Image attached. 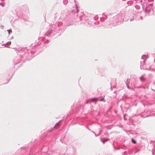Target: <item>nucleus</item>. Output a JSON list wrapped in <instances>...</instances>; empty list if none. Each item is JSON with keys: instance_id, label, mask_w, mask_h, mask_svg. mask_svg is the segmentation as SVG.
<instances>
[{"instance_id": "13", "label": "nucleus", "mask_w": 155, "mask_h": 155, "mask_svg": "<svg viewBox=\"0 0 155 155\" xmlns=\"http://www.w3.org/2000/svg\"><path fill=\"white\" fill-rule=\"evenodd\" d=\"M154 62H155V61H154Z\"/></svg>"}, {"instance_id": "3", "label": "nucleus", "mask_w": 155, "mask_h": 155, "mask_svg": "<svg viewBox=\"0 0 155 155\" xmlns=\"http://www.w3.org/2000/svg\"><path fill=\"white\" fill-rule=\"evenodd\" d=\"M11 41H8V42H7V43H6L5 44V46L9 45H10L11 44Z\"/></svg>"}, {"instance_id": "6", "label": "nucleus", "mask_w": 155, "mask_h": 155, "mask_svg": "<svg viewBox=\"0 0 155 155\" xmlns=\"http://www.w3.org/2000/svg\"><path fill=\"white\" fill-rule=\"evenodd\" d=\"M7 31L8 32V34H9L10 33H11L12 32V30L9 29V30H8Z\"/></svg>"}, {"instance_id": "10", "label": "nucleus", "mask_w": 155, "mask_h": 155, "mask_svg": "<svg viewBox=\"0 0 155 155\" xmlns=\"http://www.w3.org/2000/svg\"><path fill=\"white\" fill-rule=\"evenodd\" d=\"M1 28H2L3 29V28L4 27V26L3 25H1Z\"/></svg>"}, {"instance_id": "4", "label": "nucleus", "mask_w": 155, "mask_h": 155, "mask_svg": "<svg viewBox=\"0 0 155 155\" xmlns=\"http://www.w3.org/2000/svg\"><path fill=\"white\" fill-rule=\"evenodd\" d=\"M140 79L141 81H144L145 80V78L143 77H140Z\"/></svg>"}, {"instance_id": "7", "label": "nucleus", "mask_w": 155, "mask_h": 155, "mask_svg": "<svg viewBox=\"0 0 155 155\" xmlns=\"http://www.w3.org/2000/svg\"><path fill=\"white\" fill-rule=\"evenodd\" d=\"M132 141L134 143H136V141L134 140L133 139H132Z\"/></svg>"}, {"instance_id": "2", "label": "nucleus", "mask_w": 155, "mask_h": 155, "mask_svg": "<svg viewBox=\"0 0 155 155\" xmlns=\"http://www.w3.org/2000/svg\"><path fill=\"white\" fill-rule=\"evenodd\" d=\"M142 58L144 59H145H145H147V57L145 55H143V56L142 57ZM145 61V60H144V61Z\"/></svg>"}, {"instance_id": "5", "label": "nucleus", "mask_w": 155, "mask_h": 155, "mask_svg": "<svg viewBox=\"0 0 155 155\" xmlns=\"http://www.w3.org/2000/svg\"><path fill=\"white\" fill-rule=\"evenodd\" d=\"M97 99H98L97 98H93V99H91V100L93 101H97Z\"/></svg>"}, {"instance_id": "1", "label": "nucleus", "mask_w": 155, "mask_h": 155, "mask_svg": "<svg viewBox=\"0 0 155 155\" xmlns=\"http://www.w3.org/2000/svg\"><path fill=\"white\" fill-rule=\"evenodd\" d=\"M19 63V61L18 60H17V59H15L14 60V63L15 64H17Z\"/></svg>"}, {"instance_id": "11", "label": "nucleus", "mask_w": 155, "mask_h": 155, "mask_svg": "<svg viewBox=\"0 0 155 155\" xmlns=\"http://www.w3.org/2000/svg\"><path fill=\"white\" fill-rule=\"evenodd\" d=\"M13 37H11V39H13Z\"/></svg>"}, {"instance_id": "9", "label": "nucleus", "mask_w": 155, "mask_h": 155, "mask_svg": "<svg viewBox=\"0 0 155 155\" xmlns=\"http://www.w3.org/2000/svg\"><path fill=\"white\" fill-rule=\"evenodd\" d=\"M15 51H16L17 53L18 54L19 51L18 50H16Z\"/></svg>"}, {"instance_id": "12", "label": "nucleus", "mask_w": 155, "mask_h": 155, "mask_svg": "<svg viewBox=\"0 0 155 155\" xmlns=\"http://www.w3.org/2000/svg\"><path fill=\"white\" fill-rule=\"evenodd\" d=\"M56 125H58V124H57Z\"/></svg>"}, {"instance_id": "8", "label": "nucleus", "mask_w": 155, "mask_h": 155, "mask_svg": "<svg viewBox=\"0 0 155 155\" xmlns=\"http://www.w3.org/2000/svg\"><path fill=\"white\" fill-rule=\"evenodd\" d=\"M107 141V140L106 139H103L102 142H103V143L104 144V142L105 141Z\"/></svg>"}]
</instances>
